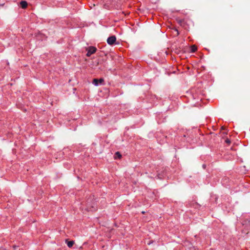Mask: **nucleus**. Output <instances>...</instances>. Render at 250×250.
Masks as SVG:
<instances>
[{
	"instance_id": "obj_1",
	"label": "nucleus",
	"mask_w": 250,
	"mask_h": 250,
	"mask_svg": "<svg viewBox=\"0 0 250 250\" xmlns=\"http://www.w3.org/2000/svg\"><path fill=\"white\" fill-rule=\"evenodd\" d=\"M176 21L178 22V23L184 28L186 30H188L189 28V26L187 20H186L185 19H177Z\"/></svg>"
},
{
	"instance_id": "obj_2",
	"label": "nucleus",
	"mask_w": 250,
	"mask_h": 250,
	"mask_svg": "<svg viewBox=\"0 0 250 250\" xmlns=\"http://www.w3.org/2000/svg\"><path fill=\"white\" fill-rule=\"evenodd\" d=\"M97 50V48L94 46H89L86 49V56L90 57L92 54L95 53Z\"/></svg>"
},
{
	"instance_id": "obj_3",
	"label": "nucleus",
	"mask_w": 250,
	"mask_h": 250,
	"mask_svg": "<svg viewBox=\"0 0 250 250\" xmlns=\"http://www.w3.org/2000/svg\"><path fill=\"white\" fill-rule=\"evenodd\" d=\"M92 83L95 86H98L99 84H104V79L103 78H100V79H94Z\"/></svg>"
},
{
	"instance_id": "obj_4",
	"label": "nucleus",
	"mask_w": 250,
	"mask_h": 250,
	"mask_svg": "<svg viewBox=\"0 0 250 250\" xmlns=\"http://www.w3.org/2000/svg\"><path fill=\"white\" fill-rule=\"evenodd\" d=\"M116 37L115 36H111L107 39V42L109 45H112L115 43Z\"/></svg>"
},
{
	"instance_id": "obj_5",
	"label": "nucleus",
	"mask_w": 250,
	"mask_h": 250,
	"mask_svg": "<svg viewBox=\"0 0 250 250\" xmlns=\"http://www.w3.org/2000/svg\"><path fill=\"white\" fill-rule=\"evenodd\" d=\"M125 0H113V1L117 2L116 8H121V4L125 2Z\"/></svg>"
},
{
	"instance_id": "obj_6",
	"label": "nucleus",
	"mask_w": 250,
	"mask_h": 250,
	"mask_svg": "<svg viewBox=\"0 0 250 250\" xmlns=\"http://www.w3.org/2000/svg\"><path fill=\"white\" fill-rule=\"evenodd\" d=\"M20 5L23 9H25L27 6V2L26 1L22 0L20 2Z\"/></svg>"
},
{
	"instance_id": "obj_7",
	"label": "nucleus",
	"mask_w": 250,
	"mask_h": 250,
	"mask_svg": "<svg viewBox=\"0 0 250 250\" xmlns=\"http://www.w3.org/2000/svg\"><path fill=\"white\" fill-rule=\"evenodd\" d=\"M66 242H67V245L68 247L70 248H71L74 244V241H67V240H66Z\"/></svg>"
},
{
	"instance_id": "obj_8",
	"label": "nucleus",
	"mask_w": 250,
	"mask_h": 250,
	"mask_svg": "<svg viewBox=\"0 0 250 250\" xmlns=\"http://www.w3.org/2000/svg\"><path fill=\"white\" fill-rule=\"evenodd\" d=\"M197 50V47L195 45H192L190 46V52H195Z\"/></svg>"
},
{
	"instance_id": "obj_9",
	"label": "nucleus",
	"mask_w": 250,
	"mask_h": 250,
	"mask_svg": "<svg viewBox=\"0 0 250 250\" xmlns=\"http://www.w3.org/2000/svg\"><path fill=\"white\" fill-rule=\"evenodd\" d=\"M115 158H119V159H120L121 157H122V155L121 154V153L119 152H116L115 154Z\"/></svg>"
},
{
	"instance_id": "obj_10",
	"label": "nucleus",
	"mask_w": 250,
	"mask_h": 250,
	"mask_svg": "<svg viewBox=\"0 0 250 250\" xmlns=\"http://www.w3.org/2000/svg\"><path fill=\"white\" fill-rule=\"evenodd\" d=\"M225 142H226L227 144H228L229 145V144H230V143H231V141H230V140L228 138H227V139L225 140Z\"/></svg>"
},
{
	"instance_id": "obj_11",
	"label": "nucleus",
	"mask_w": 250,
	"mask_h": 250,
	"mask_svg": "<svg viewBox=\"0 0 250 250\" xmlns=\"http://www.w3.org/2000/svg\"><path fill=\"white\" fill-rule=\"evenodd\" d=\"M18 246H16V245H14V246H13V249H14V250H15V249H16L17 248H18Z\"/></svg>"
},
{
	"instance_id": "obj_12",
	"label": "nucleus",
	"mask_w": 250,
	"mask_h": 250,
	"mask_svg": "<svg viewBox=\"0 0 250 250\" xmlns=\"http://www.w3.org/2000/svg\"><path fill=\"white\" fill-rule=\"evenodd\" d=\"M202 167L204 169H205L206 167V165L205 164H204L203 165Z\"/></svg>"
},
{
	"instance_id": "obj_13",
	"label": "nucleus",
	"mask_w": 250,
	"mask_h": 250,
	"mask_svg": "<svg viewBox=\"0 0 250 250\" xmlns=\"http://www.w3.org/2000/svg\"><path fill=\"white\" fill-rule=\"evenodd\" d=\"M175 31L177 32V35H179V32H178V30H177V29H175Z\"/></svg>"
},
{
	"instance_id": "obj_14",
	"label": "nucleus",
	"mask_w": 250,
	"mask_h": 250,
	"mask_svg": "<svg viewBox=\"0 0 250 250\" xmlns=\"http://www.w3.org/2000/svg\"><path fill=\"white\" fill-rule=\"evenodd\" d=\"M122 14L123 15H125V16L126 15V14H125V12H124V11H122Z\"/></svg>"
},
{
	"instance_id": "obj_15",
	"label": "nucleus",
	"mask_w": 250,
	"mask_h": 250,
	"mask_svg": "<svg viewBox=\"0 0 250 250\" xmlns=\"http://www.w3.org/2000/svg\"><path fill=\"white\" fill-rule=\"evenodd\" d=\"M88 209H89V210H91V211H92V210H93V209H91V208H89Z\"/></svg>"
},
{
	"instance_id": "obj_16",
	"label": "nucleus",
	"mask_w": 250,
	"mask_h": 250,
	"mask_svg": "<svg viewBox=\"0 0 250 250\" xmlns=\"http://www.w3.org/2000/svg\"><path fill=\"white\" fill-rule=\"evenodd\" d=\"M221 128L222 129H224V127L223 126L221 127Z\"/></svg>"
}]
</instances>
